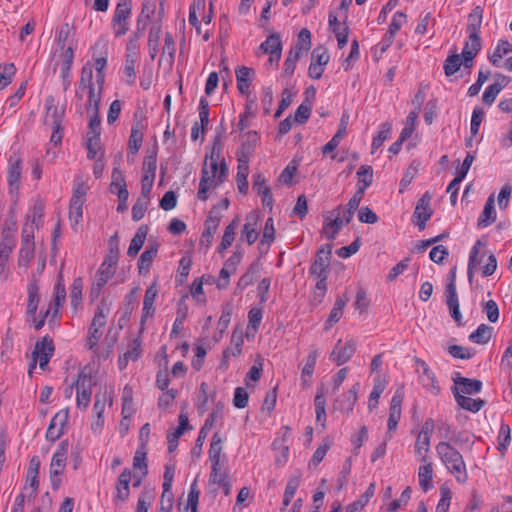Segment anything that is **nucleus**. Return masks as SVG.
<instances>
[{"label": "nucleus", "mask_w": 512, "mask_h": 512, "mask_svg": "<svg viewBox=\"0 0 512 512\" xmlns=\"http://www.w3.org/2000/svg\"><path fill=\"white\" fill-rule=\"evenodd\" d=\"M221 150L220 137L217 136L214 140L211 154L206 156L201 171V179L197 193V197L201 201H206L208 198V190L218 187L227 176L228 168L225 159L221 157Z\"/></svg>", "instance_id": "1"}, {"label": "nucleus", "mask_w": 512, "mask_h": 512, "mask_svg": "<svg viewBox=\"0 0 512 512\" xmlns=\"http://www.w3.org/2000/svg\"><path fill=\"white\" fill-rule=\"evenodd\" d=\"M436 452L442 463L459 483H465L468 480L465 461L455 447L447 441H441L436 445Z\"/></svg>", "instance_id": "2"}, {"label": "nucleus", "mask_w": 512, "mask_h": 512, "mask_svg": "<svg viewBox=\"0 0 512 512\" xmlns=\"http://www.w3.org/2000/svg\"><path fill=\"white\" fill-rule=\"evenodd\" d=\"M96 385L95 377L92 375L91 370L84 368L75 381L76 388V404L81 410H85L91 401L93 387Z\"/></svg>", "instance_id": "3"}, {"label": "nucleus", "mask_w": 512, "mask_h": 512, "mask_svg": "<svg viewBox=\"0 0 512 512\" xmlns=\"http://www.w3.org/2000/svg\"><path fill=\"white\" fill-rule=\"evenodd\" d=\"M110 311L109 303L104 299L98 305L94 314L92 322L89 327L86 346L89 350H94L97 347L98 341L102 337L101 329L106 324V317Z\"/></svg>", "instance_id": "4"}, {"label": "nucleus", "mask_w": 512, "mask_h": 512, "mask_svg": "<svg viewBox=\"0 0 512 512\" xmlns=\"http://www.w3.org/2000/svg\"><path fill=\"white\" fill-rule=\"evenodd\" d=\"M132 11V0H119L112 18V27L116 37L123 36L129 30L128 19Z\"/></svg>", "instance_id": "5"}, {"label": "nucleus", "mask_w": 512, "mask_h": 512, "mask_svg": "<svg viewBox=\"0 0 512 512\" xmlns=\"http://www.w3.org/2000/svg\"><path fill=\"white\" fill-rule=\"evenodd\" d=\"M332 256V245L326 244L321 246L317 253L314 262L310 267V273L318 279L327 280L330 261Z\"/></svg>", "instance_id": "6"}, {"label": "nucleus", "mask_w": 512, "mask_h": 512, "mask_svg": "<svg viewBox=\"0 0 512 512\" xmlns=\"http://www.w3.org/2000/svg\"><path fill=\"white\" fill-rule=\"evenodd\" d=\"M54 352L53 341L48 337L36 342L35 350L33 352V362L30 365L29 373L36 367V362H39V367L45 370Z\"/></svg>", "instance_id": "7"}, {"label": "nucleus", "mask_w": 512, "mask_h": 512, "mask_svg": "<svg viewBox=\"0 0 512 512\" xmlns=\"http://www.w3.org/2000/svg\"><path fill=\"white\" fill-rule=\"evenodd\" d=\"M221 219L222 214L220 213V210H218L217 207H213L205 221V229L200 239V244L202 246H205L206 248L210 247L213 236L218 229Z\"/></svg>", "instance_id": "8"}, {"label": "nucleus", "mask_w": 512, "mask_h": 512, "mask_svg": "<svg viewBox=\"0 0 512 512\" xmlns=\"http://www.w3.org/2000/svg\"><path fill=\"white\" fill-rule=\"evenodd\" d=\"M118 259H119V244H118L117 235L115 234L109 240L108 254L106 255V257L98 271L101 273H107V276L112 278L113 275L115 274V268L118 263Z\"/></svg>", "instance_id": "9"}, {"label": "nucleus", "mask_w": 512, "mask_h": 512, "mask_svg": "<svg viewBox=\"0 0 512 512\" xmlns=\"http://www.w3.org/2000/svg\"><path fill=\"white\" fill-rule=\"evenodd\" d=\"M164 16V9L163 4L160 3V10L158 11L157 18L155 20V23L152 25L149 31L148 35V48H149V54L151 59H155L158 48H159V41L162 34V20Z\"/></svg>", "instance_id": "10"}, {"label": "nucleus", "mask_w": 512, "mask_h": 512, "mask_svg": "<svg viewBox=\"0 0 512 512\" xmlns=\"http://www.w3.org/2000/svg\"><path fill=\"white\" fill-rule=\"evenodd\" d=\"M431 196L428 192L418 200L413 217L417 219L416 225L419 230H424L427 221L431 218L433 211L430 207Z\"/></svg>", "instance_id": "11"}, {"label": "nucleus", "mask_w": 512, "mask_h": 512, "mask_svg": "<svg viewBox=\"0 0 512 512\" xmlns=\"http://www.w3.org/2000/svg\"><path fill=\"white\" fill-rule=\"evenodd\" d=\"M342 340L339 339L330 354V359L336 362L337 365L346 363L354 355L356 351V341L353 339L348 340L345 345L341 346Z\"/></svg>", "instance_id": "12"}, {"label": "nucleus", "mask_w": 512, "mask_h": 512, "mask_svg": "<svg viewBox=\"0 0 512 512\" xmlns=\"http://www.w3.org/2000/svg\"><path fill=\"white\" fill-rule=\"evenodd\" d=\"M404 399V392L401 389H397L394 396L392 397L389 418H388V431H394L397 428L398 422L401 418V406Z\"/></svg>", "instance_id": "13"}, {"label": "nucleus", "mask_w": 512, "mask_h": 512, "mask_svg": "<svg viewBox=\"0 0 512 512\" xmlns=\"http://www.w3.org/2000/svg\"><path fill=\"white\" fill-rule=\"evenodd\" d=\"M68 442L62 441L58 450L54 453L50 464V475L60 476L63 474L66 466V455L68 452Z\"/></svg>", "instance_id": "14"}, {"label": "nucleus", "mask_w": 512, "mask_h": 512, "mask_svg": "<svg viewBox=\"0 0 512 512\" xmlns=\"http://www.w3.org/2000/svg\"><path fill=\"white\" fill-rule=\"evenodd\" d=\"M68 420V411H60L54 415L46 431V438L56 441L63 434V428Z\"/></svg>", "instance_id": "15"}, {"label": "nucleus", "mask_w": 512, "mask_h": 512, "mask_svg": "<svg viewBox=\"0 0 512 512\" xmlns=\"http://www.w3.org/2000/svg\"><path fill=\"white\" fill-rule=\"evenodd\" d=\"M157 295H158L157 280H154L145 291L144 300H143L141 325H143L145 323L146 319L149 316L154 314V312H155L154 301H155Z\"/></svg>", "instance_id": "16"}, {"label": "nucleus", "mask_w": 512, "mask_h": 512, "mask_svg": "<svg viewBox=\"0 0 512 512\" xmlns=\"http://www.w3.org/2000/svg\"><path fill=\"white\" fill-rule=\"evenodd\" d=\"M453 395L456 399L457 404L461 408L473 413L480 411L485 405L484 400L480 398L472 399L470 397H467L459 391L458 387L453 388Z\"/></svg>", "instance_id": "17"}, {"label": "nucleus", "mask_w": 512, "mask_h": 512, "mask_svg": "<svg viewBox=\"0 0 512 512\" xmlns=\"http://www.w3.org/2000/svg\"><path fill=\"white\" fill-rule=\"evenodd\" d=\"M241 148L237 152V159L249 161L250 156L253 154L257 142L258 134L256 131H249L243 136Z\"/></svg>", "instance_id": "18"}, {"label": "nucleus", "mask_w": 512, "mask_h": 512, "mask_svg": "<svg viewBox=\"0 0 512 512\" xmlns=\"http://www.w3.org/2000/svg\"><path fill=\"white\" fill-rule=\"evenodd\" d=\"M358 391L359 383H356L347 393L343 394L340 399L336 400L335 407L347 414L351 413L357 402Z\"/></svg>", "instance_id": "19"}, {"label": "nucleus", "mask_w": 512, "mask_h": 512, "mask_svg": "<svg viewBox=\"0 0 512 512\" xmlns=\"http://www.w3.org/2000/svg\"><path fill=\"white\" fill-rule=\"evenodd\" d=\"M45 107L47 121L50 122L53 128L61 129V121L64 115V110L59 109L55 105V99L53 96H48L46 98Z\"/></svg>", "instance_id": "20"}, {"label": "nucleus", "mask_w": 512, "mask_h": 512, "mask_svg": "<svg viewBox=\"0 0 512 512\" xmlns=\"http://www.w3.org/2000/svg\"><path fill=\"white\" fill-rule=\"evenodd\" d=\"M260 49L264 53L270 54L269 62H278L281 57V41L279 35H270L267 40L261 44Z\"/></svg>", "instance_id": "21"}, {"label": "nucleus", "mask_w": 512, "mask_h": 512, "mask_svg": "<svg viewBox=\"0 0 512 512\" xmlns=\"http://www.w3.org/2000/svg\"><path fill=\"white\" fill-rule=\"evenodd\" d=\"M349 302V297L347 294H343L338 296L334 306L326 320L325 330H329L334 324H336L343 315V310L347 303Z\"/></svg>", "instance_id": "22"}, {"label": "nucleus", "mask_w": 512, "mask_h": 512, "mask_svg": "<svg viewBox=\"0 0 512 512\" xmlns=\"http://www.w3.org/2000/svg\"><path fill=\"white\" fill-rule=\"evenodd\" d=\"M483 8L476 6L468 16L467 32L469 38H480V28L483 20Z\"/></svg>", "instance_id": "23"}, {"label": "nucleus", "mask_w": 512, "mask_h": 512, "mask_svg": "<svg viewBox=\"0 0 512 512\" xmlns=\"http://www.w3.org/2000/svg\"><path fill=\"white\" fill-rule=\"evenodd\" d=\"M21 158L13 154L9 158L7 181L11 189H18L21 178Z\"/></svg>", "instance_id": "24"}, {"label": "nucleus", "mask_w": 512, "mask_h": 512, "mask_svg": "<svg viewBox=\"0 0 512 512\" xmlns=\"http://www.w3.org/2000/svg\"><path fill=\"white\" fill-rule=\"evenodd\" d=\"M97 86V82L93 81V66L90 62H87L81 69V76L79 80V87L76 95L79 99L83 98V92L89 90L90 87Z\"/></svg>", "instance_id": "25"}, {"label": "nucleus", "mask_w": 512, "mask_h": 512, "mask_svg": "<svg viewBox=\"0 0 512 512\" xmlns=\"http://www.w3.org/2000/svg\"><path fill=\"white\" fill-rule=\"evenodd\" d=\"M418 368L421 369V379L424 384V386L429 387L434 394H438L440 391L439 386L437 385L436 376L434 372L429 368L427 363L419 358L415 359Z\"/></svg>", "instance_id": "26"}, {"label": "nucleus", "mask_w": 512, "mask_h": 512, "mask_svg": "<svg viewBox=\"0 0 512 512\" xmlns=\"http://www.w3.org/2000/svg\"><path fill=\"white\" fill-rule=\"evenodd\" d=\"M158 244H149L144 252L141 254L138 261V271L140 274L145 275L149 272L150 266L157 256Z\"/></svg>", "instance_id": "27"}, {"label": "nucleus", "mask_w": 512, "mask_h": 512, "mask_svg": "<svg viewBox=\"0 0 512 512\" xmlns=\"http://www.w3.org/2000/svg\"><path fill=\"white\" fill-rule=\"evenodd\" d=\"M254 74V70L246 66H241L236 70L237 88L242 95L248 94Z\"/></svg>", "instance_id": "28"}, {"label": "nucleus", "mask_w": 512, "mask_h": 512, "mask_svg": "<svg viewBox=\"0 0 512 512\" xmlns=\"http://www.w3.org/2000/svg\"><path fill=\"white\" fill-rule=\"evenodd\" d=\"M421 462L423 464L419 467L418 478L420 487L426 492L432 487L433 468L431 463L427 460V455H423Z\"/></svg>", "instance_id": "29"}, {"label": "nucleus", "mask_w": 512, "mask_h": 512, "mask_svg": "<svg viewBox=\"0 0 512 512\" xmlns=\"http://www.w3.org/2000/svg\"><path fill=\"white\" fill-rule=\"evenodd\" d=\"M311 48V32L307 28L301 29L297 36L295 45L294 59L299 60L306 55Z\"/></svg>", "instance_id": "30"}, {"label": "nucleus", "mask_w": 512, "mask_h": 512, "mask_svg": "<svg viewBox=\"0 0 512 512\" xmlns=\"http://www.w3.org/2000/svg\"><path fill=\"white\" fill-rule=\"evenodd\" d=\"M445 297L450 316L453 318V320L457 323L458 326L464 325L463 317L460 312L458 294H454L453 287L450 286L449 295H445Z\"/></svg>", "instance_id": "31"}, {"label": "nucleus", "mask_w": 512, "mask_h": 512, "mask_svg": "<svg viewBox=\"0 0 512 512\" xmlns=\"http://www.w3.org/2000/svg\"><path fill=\"white\" fill-rule=\"evenodd\" d=\"M494 203V194H491L485 203L484 209L480 217L478 218V227H487L496 220V211L494 208Z\"/></svg>", "instance_id": "32"}, {"label": "nucleus", "mask_w": 512, "mask_h": 512, "mask_svg": "<svg viewBox=\"0 0 512 512\" xmlns=\"http://www.w3.org/2000/svg\"><path fill=\"white\" fill-rule=\"evenodd\" d=\"M160 3L164 5L163 0H145L142 6L141 14L138 18V25L144 19H151L153 25L157 18L158 11L160 10Z\"/></svg>", "instance_id": "33"}, {"label": "nucleus", "mask_w": 512, "mask_h": 512, "mask_svg": "<svg viewBox=\"0 0 512 512\" xmlns=\"http://www.w3.org/2000/svg\"><path fill=\"white\" fill-rule=\"evenodd\" d=\"M141 355V340L136 338L129 345L128 350L124 353L122 357H119L118 365L122 370L126 368L129 361H136Z\"/></svg>", "instance_id": "34"}, {"label": "nucleus", "mask_w": 512, "mask_h": 512, "mask_svg": "<svg viewBox=\"0 0 512 512\" xmlns=\"http://www.w3.org/2000/svg\"><path fill=\"white\" fill-rule=\"evenodd\" d=\"M147 234L148 226L141 225L131 240L130 246L127 251L128 256L135 257L138 254V252L141 250L142 246L145 243Z\"/></svg>", "instance_id": "35"}, {"label": "nucleus", "mask_w": 512, "mask_h": 512, "mask_svg": "<svg viewBox=\"0 0 512 512\" xmlns=\"http://www.w3.org/2000/svg\"><path fill=\"white\" fill-rule=\"evenodd\" d=\"M131 477V471L127 468L124 469L118 477L116 485V497L121 501H125L129 497V483L131 481Z\"/></svg>", "instance_id": "36"}, {"label": "nucleus", "mask_w": 512, "mask_h": 512, "mask_svg": "<svg viewBox=\"0 0 512 512\" xmlns=\"http://www.w3.org/2000/svg\"><path fill=\"white\" fill-rule=\"evenodd\" d=\"M454 382V387L461 386L459 391L463 394H476L479 393L482 389V382L477 379L458 377L454 380Z\"/></svg>", "instance_id": "37"}, {"label": "nucleus", "mask_w": 512, "mask_h": 512, "mask_svg": "<svg viewBox=\"0 0 512 512\" xmlns=\"http://www.w3.org/2000/svg\"><path fill=\"white\" fill-rule=\"evenodd\" d=\"M238 167H237V175L236 181L238 185V189L241 193L246 194L248 191V181L247 177L249 174V161L237 159Z\"/></svg>", "instance_id": "38"}, {"label": "nucleus", "mask_w": 512, "mask_h": 512, "mask_svg": "<svg viewBox=\"0 0 512 512\" xmlns=\"http://www.w3.org/2000/svg\"><path fill=\"white\" fill-rule=\"evenodd\" d=\"M493 327L487 324H480L478 328L469 335V340L476 344H486L490 341Z\"/></svg>", "instance_id": "39"}, {"label": "nucleus", "mask_w": 512, "mask_h": 512, "mask_svg": "<svg viewBox=\"0 0 512 512\" xmlns=\"http://www.w3.org/2000/svg\"><path fill=\"white\" fill-rule=\"evenodd\" d=\"M315 404V412H316V421L321 422L322 427H325L326 420V400H325V390L324 387H320L317 390V394L314 400Z\"/></svg>", "instance_id": "40"}, {"label": "nucleus", "mask_w": 512, "mask_h": 512, "mask_svg": "<svg viewBox=\"0 0 512 512\" xmlns=\"http://www.w3.org/2000/svg\"><path fill=\"white\" fill-rule=\"evenodd\" d=\"M15 246V239L12 231L7 228L2 231L0 242V258H9Z\"/></svg>", "instance_id": "41"}, {"label": "nucleus", "mask_w": 512, "mask_h": 512, "mask_svg": "<svg viewBox=\"0 0 512 512\" xmlns=\"http://www.w3.org/2000/svg\"><path fill=\"white\" fill-rule=\"evenodd\" d=\"M74 59V52L72 46H69L63 54V62H62V78L64 82V89L66 90L68 85L70 84V69Z\"/></svg>", "instance_id": "42"}, {"label": "nucleus", "mask_w": 512, "mask_h": 512, "mask_svg": "<svg viewBox=\"0 0 512 512\" xmlns=\"http://www.w3.org/2000/svg\"><path fill=\"white\" fill-rule=\"evenodd\" d=\"M39 303V287L38 284L33 281L28 286V304L27 313L29 316L34 317L37 311Z\"/></svg>", "instance_id": "43"}, {"label": "nucleus", "mask_w": 512, "mask_h": 512, "mask_svg": "<svg viewBox=\"0 0 512 512\" xmlns=\"http://www.w3.org/2000/svg\"><path fill=\"white\" fill-rule=\"evenodd\" d=\"M474 156L471 153H468L462 163L461 168L457 171V176L450 182L447 192L452 191L455 186L459 185L461 181L465 178L466 174L468 173L473 161Z\"/></svg>", "instance_id": "44"}, {"label": "nucleus", "mask_w": 512, "mask_h": 512, "mask_svg": "<svg viewBox=\"0 0 512 512\" xmlns=\"http://www.w3.org/2000/svg\"><path fill=\"white\" fill-rule=\"evenodd\" d=\"M406 20V14L403 12H397L392 19V22L389 25V28L387 30L386 36H387V46H391L393 43L394 37L396 33L400 30L401 26Z\"/></svg>", "instance_id": "45"}, {"label": "nucleus", "mask_w": 512, "mask_h": 512, "mask_svg": "<svg viewBox=\"0 0 512 512\" xmlns=\"http://www.w3.org/2000/svg\"><path fill=\"white\" fill-rule=\"evenodd\" d=\"M484 246L483 242L481 240H477L474 246L472 247L469 255V262H468V279L471 282L473 278V271L477 268V266L481 263V258H479V252L480 248Z\"/></svg>", "instance_id": "46"}, {"label": "nucleus", "mask_w": 512, "mask_h": 512, "mask_svg": "<svg viewBox=\"0 0 512 512\" xmlns=\"http://www.w3.org/2000/svg\"><path fill=\"white\" fill-rule=\"evenodd\" d=\"M157 168V152L156 150H150L147 152L143 161V176H149L155 179Z\"/></svg>", "instance_id": "47"}, {"label": "nucleus", "mask_w": 512, "mask_h": 512, "mask_svg": "<svg viewBox=\"0 0 512 512\" xmlns=\"http://www.w3.org/2000/svg\"><path fill=\"white\" fill-rule=\"evenodd\" d=\"M256 218L254 216H249L247 218V223L244 225L241 232V240H246L249 245L253 244L258 238V232L255 229Z\"/></svg>", "instance_id": "48"}, {"label": "nucleus", "mask_w": 512, "mask_h": 512, "mask_svg": "<svg viewBox=\"0 0 512 512\" xmlns=\"http://www.w3.org/2000/svg\"><path fill=\"white\" fill-rule=\"evenodd\" d=\"M103 85H97L95 87H90L88 92V112H97L99 111V104L101 101Z\"/></svg>", "instance_id": "49"}, {"label": "nucleus", "mask_w": 512, "mask_h": 512, "mask_svg": "<svg viewBox=\"0 0 512 512\" xmlns=\"http://www.w3.org/2000/svg\"><path fill=\"white\" fill-rule=\"evenodd\" d=\"M39 468L40 460L37 456H34L29 462V467L27 471V482L29 483L30 487L33 488L34 491L37 490L39 485V481L37 479Z\"/></svg>", "instance_id": "50"}, {"label": "nucleus", "mask_w": 512, "mask_h": 512, "mask_svg": "<svg viewBox=\"0 0 512 512\" xmlns=\"http://www.w3.org/2000/svg\"><path fill=\"white\" fill-rule=\"evenodd\" d=\"M317 357L318 353L316 350L311 351L307 357L306 363L302 369V381L304 386L308 385L310 378L312 377Z\"/></svg>", "instance_id": "51"}, {"label": "nucleus", "mask_w": 512, "mask_h": 512, "mask_svg": "<svg viewBox=\"0 0 512 512\" xmlns=\"http://www.w3.org/2000/svg\"><path fill=\"white\" fill-rule=\"evenodd\" d=\"M34 256V243L29 239L25 238L22 241V246L19 252V263L27 266L30 260Z\"/></svg>", "instance_id": "52"}, {"label": "nucleus", "mask_w": 512, "mask_h": 512, "mask_svg": "<svg viewBox=\"0 0 512 512\" xmlns=\"http://www.w3.org/2000/svg\"><path fill=\"white\" fill-rule=\"evenodd\" d=\"M66 298L65 285L62 281V275H59L58 282L54 288V310L52 316L55 317L58 314V309L62 305Z\"/></svg>", "instance_id": "53"}, {"label": "nucleus", "mask_w": 512, "mask_h": 512, "mask_svg": "<svg viewBox=\"0 0 512 512\" xmlns=\"http://www.w3.org/2000/svg\"><path fill=\"white\" fill-rule=\"evenodd\" d=\"M462 58L460 54L454 53L446 58L444 62V72L447 77L454 75L461 67Z\"/></svg>", "instance_id": "54"}, {"label": "nucleus", "mask_w": 512, "mask_h": 512, "mask_svg": "<svg viewBox=\"0 0 512 512\" xmlns=\"http://www.w3.org/2000/svg\"><path fill=\"white\" fill-rule=\"evenodd\" d=\"M238 226V220L234 219L232 222L226 227L225 232L222 237V241L219 246V251L226 250L230 247L235 238V230Z\"/></svg>", "instance_id": "55"}, {"label": "nucleus", "mask_w": 512, "mask_h": 512, "mask_svg": "<svg viewBox=\"0 0 512 512\" xmlns=\"http://www.w3.org/2000/svg\"><path fill=\"white\" fill-rule=\"evenodd\" d=\"M357 175L359 177L358 188H363V191L372 184L373 181V170L371 166L362 165Z\"/></svg>", "instance_id": "56"}, {"label": "nucleus", "mask_w": 512, "mask_h": 512, "mask_svg": "<svg viewBox=\"0 0 512 512\" xmlns=\"http://www.w3.org/2000/svg\"><path fill=\"white\" fill-rule=\"evenodd\" d=\"M392 130V125L389 122H385L381 124L380 131L378 132V135L373 139L372 141V153H374L375 150L380 148L384 141L388 139L390 133Z\"/></svg>", "instance_id": "57"}, {"label": "nucleus", "mask_w": 512, "mask_h": 512, "mask_svg": "<svg viewBox=\"0 0 512 512\" xmlns=\"http://www.w3.org/2000/svg\"><path fill=\"white\" fill-rule=\"evenodd\" d=\"M15 72L16 68L13 63L0 65V90L11 83Z\"/></svg>", "instance_id": "58"}, {"label": "nucleus", "mask_w": 512, "mask_h": 512, "mask_svg": "<svg viewBox=\"0 0 512 512\" xmlns=\"http://www.w3.org/2000/svg\"><path fill=\"white\" fill-rule=\"evenodd\" d=\"M385 390V383L381 381L380 379H377L375 381V384L373 386V390L369 395V401H368V408L369 410H373L378 405V400L380 398V395Z\"/></svg>", "instance_id": "59"}, {"label": "nucleus", "mask_w": 512, "mask_h": 512, "mask_svg": "<svg viewBox=\"0 0 512 512\" xmlns=\"http://www.w3.org/2000/svg\"><path fill=\"white\" fill-rule=\"evenodd\" d=\"M342 225L343 220L340 217H336L335 219L325 223L323 233L326 235L327 239L332 240L336 237Z\"/></svg>", "instance_id": "60"}, {"label": "nucleus", "mask_w": 512, "mask_h": 512, "mask_svg": "<svg viewBox=\"0 0 512 512\" xmlns=\"http://www.w3.org/2000/svg\"><path fill=\"white\" fill-rule=\"evenodd\" d=\"M259 272L260 265L258 263H253L249 267L248 271L239 279L238 286L240 288H246L247 286L253 283L254 279L256 278Z\"/></svg>", "instance_id": "61"}, {"label": "nucleus", "mask_w": 512, "mask_h": 512, "mask_svg": "<svg viewBox=\"0 0 512 512\" xmlns=\"http://www.w3.org/2000/svg\"><path fill=\"white\" fill-rule=\"evenodd\" d=\"M263 363L260 356H258L250 368L249 372L246 374L245 383L247 386H250V381L257 382L261 378Z\"/></svg>", "instance_id": "62"}, {"label": "nucleus", "mask_w": 512, "mask_h": 512, "mask_svg": "<svg viewBox=\"0 0 512 512\" xmlns=\"http://www.w3.org/2000/svg\"><path fill=\"white\" fill-rule=\"evenodd\" d=\"M82 289H83V280L81 277H77L73 280L71 285L70 297L71 304L76 307L82 300Z\"/></svg>", "instance_id": "63"}, {"label": "nucleus", "mask_w": 512, "mask_h": 512, "mask_svg": "<svg viewBox=\"0 0 512 512\" xmlns=\"http://www.w3.org/2000/svg\"><path fill=\"white\" fill-rule=\"evenodd\" d=\"M441 498L436 507V512H448L450 502L452 499V493L446 486L440 487Z\"/></svg>", "instance_id": "64"}]
</instances>
